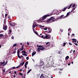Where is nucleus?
I'll return each mask as SVG.
<instances>
[{
  "mask_svg": "<svg viewBox=\"0 0 78 78\" xmlns=\"http://www.w3.org/2000/svg\"><path fill=\"white\" fill-rule=\"evenodd\" d=\"M36 51L33 52L32 53V56H33L34 55H36Z\"/></svg>",
  "mask_w": 78,
  "mask_h": 78,
  "instance_id": "f8f14e48",
  "label": "nucleus"
},
{
  "mask_svg": "<svg viewBox=\"0 0 78 78\" xmlns=\"http://www.w3.org/2000/svg\"><path fill=\"white\" fill-rule=\"evenodd\" d=\"M75 8H73L71 10V12H73V11H75Z\"/></svg>",
  "mask_w": 78,
  "mask_h": 78,
  "instance_id": "a211bd4d",
  "label": "nucleus"
},
{
  "mask_svg": "<svg viewBox=\"0 0 78 78\" xmlns=\"http://www.w3.org/2000/svg\"><path fill=\"white\" fill-rule=\"evenodd\" d=\"M27 45H30V44H29V43H27Z\"/></svg>",
  "mask_w": 78,
  "mask_h": 78,
  "instance_id": "774afa93",
  "label": "nucleus"
},
{
  "mask_svg": "<svg viewBox=\"0 0 78 78\" xmlns=\"http://www.w3.org/2000/svg\"><path fill=\"white\" fill-rule=\"evenodd\" d=\"M70 12H68L66 14V16H64L63 18L64 19V18H65V17H66L67 16H68L69 14H70Z\"/></svg>",
  "mask_w": 78,
  "mask_h": 78,
  "instance_id": "39448f33",
  "label": "nucleus"
},
{
  "mask_svg": "<svg viewBox=\"0 0 78 78\" xmlns=\"http://www.w3.org/2000/svg\"><path fill=\"white\" fill-rule=\"evenodd\" d=\"M44 74H41V75L40 76V78H44Z\"/></svg>",
  "mask_w": 78,
  "mask_h": 78,
  "instance_id": "ddd939ff",
  "label": "nucleus"
},
{
  "mask_svg": "<svg viewBox=\"0 0 78 78\" xmlns=\"http://www.w3.org/2000/svg\"><path fill=\"white\" fill-rule=\"evenodd\" d=\"M43 63H42H42H40V65H41V66H42V64H43Z\"/></svg>",
  "mask_w": 78,
  "mask_h": 78,
  "instance_id": "bf43d9fd",
  "label": "nucleus"
},
{
  "mask_svg": "<svg viewBox=\"0 0 78 78\" xmlns=\"http://www.w3.org/2000/svg\"><path fill=\"white\" fill-rule=\"evenodd\" d=\"M45 33H47L48 34L49 33V32L48 31H44Z\"/></svg>",
  "mask_w": 78,
  "mask_h": 78,
  "instance_id": "c756f323",
  "label": "nucleus"
},
{
  "mask_svg": "<svg viewBox=\"0 0 78 78\" xmlns=\"http://www.w3.org/2000/svg\"><path fill=\"white\" fill-rule=\"evenodd\" d=\"M20 53V51H19V49H18V50L17 51V55H19Z\"/></svg>",
  "mask_w": 78,
  "mask_h": 78,
  "instance_id": "412c9836",
  "label": "nucleus"
},
{
  "mask_svg": "<svg viewBox=\"0 0 78 78\" xmlns=\"http://www.w3.org/2000/svg\"><path fill=\"white\" fill-rule=\"evenodd\" d=\"M12 39H14V37H12Z\"/></svg>",
  "mask_w": 78,
  "mask_h": 78,
  "instance_id": "e2e57ef3",
  "label": "nucleus"
},
{
  "mask_svg": "<svg viewBox=\"0 0 78 78\" xmlns=\"http://www.w3.org/2000/svg\"><path fill=\"white\" fill-rule=\"evenodd\" d=\"M50 20H51V19H50V18H49V19H48V20L47 22H50Z\"/></svg>",
  "mask_w": 78,
  "mask_h": 78,
  "instance_id": "393cba45",
  "label": "nucleus"
},
{
  "mask_svg": "<svg viewBox=\"0 0 78 78\" xmlns=\"http://www.w3.org/2000/svg\"><path fill=\"white\" fill-rule=\"evenodd\" d=\"M9 31L10 33H12V30H9Z\"/></svg>",
  "mask_w": 78,
  "mask_h": 78,
  "instance_id": "c9c22d12",
  "label": "nucleus"
},
{
  "mask_svg": "<svg viewBox=\"0 0 78 78\" xmlns=\"http://www.w3.org/2000/svg\"><path fill=\"white\" fill-rule=\"evenodd\" d=\"M73 52V50H71L70 52V53H72Z\"/></svg>",
  "mask_w": 78,
  "mask_h": 78,
  "instance_id": "5fc2aeb1",
  "label": "nucleus"
},
{
  "mask_svg": "<svg viewBox=\"0 0 78 78\" xmlns=\"http://www.w3.org/2000/svg\"><path fill=\"white\" fill-rule=\"evenodd\" d=\"M3 34H0V37H3Z\"/></svg>",
  "mask_w": 78,
  "mask_h": 78,
  "instance_id": "2f4dec72",
  "label": "nucleus"
},
{
  "mask_svg": "<svg viewBox=\"0 0 78 78\" xmlns=\"http://www.w3.org/2000/svg\"><path fill=\"white\" fill-rule=\"evenodd\" d=\"M46 37H43V39H46V38H47V37H48V35H45Z\"/></svg>",
  "mask_w": 78,
  "mask_h": 78,
  "instance_id": "5701e85b",
  "label": "nucleus"
},
{
  "mask_svg": "<svg viewBox=\"0 0 78 78\" xmlns=\"http://www.w3.org/2000/svg\"><path fill=\"white\" fill-rule=\"evenodd\" d=\"M37 47H39V48H40L41 50H45V48L44 46L42 45H37Z\"/></svg>",
  "mask_w": 78,
  "mask_h": 78,
  "instance_id": "f03ea898",
  "label": "nucleus"
},
{
  "mask_svg": "<svg viewBox=\"0 0 78 78\" xmlns=\"http://www.w3.org/2000/svg\"><path fill=\"white\" fill-rule=\"evenodd\" d=\"M26 59H27V60H28V59H29V57H26Z\"/></svg>",
  "mask_w": 78,
  "mask_h": 78,
  "instance_id": "e433bc0d",
  "label": "nucleus"
},
{
  "mask_svg": "<svg viewBox=\"0 0 78 78\" xmlns=\"http://www.w3.org/2000/svg\"><path fill=\"white\" fill-rule=\"evenodd\" d=\"M24 47V46L23 45L21 47V48H20V51H22L24 48L23 47Z\"/></svg>",
  "mask_w": 78,
  "mask_h": 78,
  "instance_id": "20e7f679",
  "label": "nucleus"
},
{
  "mask_svg": "<svg viewBox=\"0 0 78 78\" xmlns=\"http://www.w3.org/2000/svg\"><path fill=\"white\" fill-rule=\"evenodd\" d=\"M53 14L52 13H51L49 14V15H45L42 18L41 20H45V19L47 18V17H49L50 16H52Z\"/></svg>",
  "mask_w": 78,
  "mask_h": 78,
  "instance_id": "f257e3e1",
  "label": "nucleus"
},
{
  "mask_svg": "<svg viewBox=\"0 0 78 78\" xmlns=\"http://www.w3.org/2000/svg\"><path fill=\"white\" fill-rule=\"evenodd\" d=\"M69 44L70 45H72V44L71 43L69 42Z\"/></svg>",
  "mask_w": 78,
  "mask_h": 78,
  "instance_id": "58836bf2",
  "label": "nucleus"
},
{
  "mask_svg": "<svg viewBox=\"0 0 78 78\" xmlns=\"http://www.w3.org/2000/svg\"><path fill=\"white\" fill-rule=\"evenodd\" d=\"M62 73V72L61 71L59 72V75H61V73Z\"/></svg>",
  "mask_w": 78,
  "mask_h": 78,
  "instance_id": "a19ab883",
  "label": "nucleus"
},
{
  "mask_svg": "<svg viewBox=\"0 0 78 78\" xmlns=\"http://www.w3.org/2000/svg\"><path fill=\"white\" fill-rule=\"evenodd\" d=\"M17 56L18 58H20V59H22V57H21V56H19V55H17Z\"/></svg>",
  "mask_w": 78,
  "mask_h": 78,
  "instance_id": "cd10ccee",
  "label": "nucleus"
},
{
  "mask_svg": "<svg viewBox=\"0 0 78 78\" xmlns=\"http://www.w3.org/2000/svg\"><path fill=\"white\" fill-rule=\"evenodd\" d=\"M5 17H7V16H8V14H5Z\"/></svg>",
  "mask_w": 78,
  "mask_h": 78,
  "instance_id": "37998d69",
  "label": "nucleus"
},
{
  "mask_svg": "<svg viewBox=\"0 0 78 78\" xmlns=\"http://www.w3.org/2000/svg\"><path fill=\"white\" fill-rule=\"evenodd\" d=\"M48 44H50V42H47V43H46V45H48Z\"/></svg>",
  "mask_w": 78,
  "mask_h": 78,
  "instance_id": "c03bdc74",
  "label": "nucleus"
},
{
  "mask_svg": "<svg viewBox=\"0 0 78 78\" xmlns=\"http://www.w3.org/2000/svg\"><path fill=\"white\" fill-rule=\"evenodd\" d=\"M4 63H3V62H2L1 63V65H3V64H4Z\"/></svg>",
  "mask_w": 78,
  "mask_h": 78,
  "instance_id": "13d9d810",
  "label": "nucleus"
},
{
  "mask_svg": "<svg viewBox=\"0 0 78 78\" xmlns=\"http://www.w3.org/2000/svg\"><path fill=\"white\" fill-rule=\"evenodd\" d=\"M39 37H41V38H44V36H41V35H39Z\"/></svg>",
  "mask_w": 78,
  "mask_h": 78,
  "instance_id": "473e14b6",
  "label": "nucleus"
},
{
  "mask_svg": "<svg viewBox=\"0 0 78 78\" xmlns=\"http://www.w3.org/2000/svg\"><path fill=\"white\" fill-rule=\"evenodd\" d=\"M72 30V29L70 28H69V29H68V31H70V30Z\"/></svg>",
  "mask_w": 78,
  "mask_h": 78,
  "instance_id": "6e6d98bb",
  "label": "nucleus"
},
{
  "mask_svg": "<svg viewBox=\"0 0 78 78\" xmlns=\"http://www.w3.org/2000/svg\"><path fill=\"white\" fill-rule=\"evenodd\" d=\"M3 73H5V69H3Z\"/></svg>",
  "mask_w": 78,
  "mask_h": 78,
  "instance_id": "7c9ffc66",
  "label": "nucleus"
},
{
  "mask_svg": "<svg viewBox=\"0 0 78 78\" xmlns=\"http://www.w3.org/2000/svg\"><path fill=\"white\" fill-rule=\"evenodd\" d=\"M31 70H32V69H30L29 70V71H28V72H27V74H28V73H29L31 72Z\"/></svg>",
  "mask_w": 78,
  "mask_h": 78,
  "instance_id": "b1692460",
  "label": "nucleus"
},
{
  "mask_svg": "<svg viewBox=\"0 0 78 78\" xmlns=\"http://www.w3.org/2000/svg\"><path fill=\"white\" fill-rule=\"evenodd\" d=\"M53 44H51V47H53Z\"/></svg>",
  "mask_w": 78,
  "mask_h": 78,
  "instance_id": "338daca9",
  "label": "nucleus"
},
{
  "mask_svg": "<svg viewBox=\"0 0 78 78\" xmlns=\"http://www.w3.org/2000/svg\"><path fill=\"white\" fill-rule=\"evenodd\" d=\"M17 45V44L16 43L15 44H14L13 46H12V47H16Z\"/></svg>",
  "mask_w": 78,
  "mask_h": 78,
  "instance_id": "4be33fe9",
  "label": "nucleus"
},
{
  "mask_svg": "<svg viewBox=\"0 0 78 78\" xmlns=\"http://www.w3.org/2000/svg\"><path fill=\"white\" fill-rule=\"evenodd\" d=\"M37 50L38 51V52H39V51H40V50H41V48L38 47L37 48Z\"/></svg>",
  "mask_w": 78,
  "mask_h": 78,
  "instance_id": "aec40b11",
  "label": "nucleus"
},
{
  "mask_svg": "<svg viewBox=\"0 0 78 78\" xmlns=\"http://www.w3.org/2000/svg\"><path fill=\"white\" fill-rule=\"evenodd\" d=\"M18 68H19V67L18 66L17 67H16V69H17Z\"/></svg>",
  "mask_w": 78,
  "mask_h": 78,
  "instance_id": "052dcab7",
  "label": "nucleus"
},
{
  "mask_svg": "<svg viewBox=\"0 0 78 78\" xmlns=\"http://www.w3.org/2000/svg\"><path fill=\"white\" fill-rule=\"evenodd\" d=\"M7 63H8V62H6V63L5 64L6 65V64Z\"/></svg>",
  "mask_w": 78,
  "mask_h": 78,
  "instance_id": "69168bd1",
  "label": "nucleus"
},
{
  "mask_svg": "<svg viewBox=\"0 0 78 78\" xmlns=\"http://www.w3.org/2000/svg\"><path fill=\"white\" fill-rule=\"evenodd\" d=\"M25 64V62H21L20 63V65L21 66H23V64Z\"/></svg>",
  "mask_w": 78,
  "mask_h": 78,
  "instance_id": "2eb2a0df",
  "label": "nucleus"
},
{
  "mask_svg": "<svg viewBox=\"0 0 78 78\" xmlns=\"http://www.w3.org/2000/svg\"><path fill=\"white\" fill-rule=\"evenodd\" d=\"M11 26L12 27H14L16 25L15 23H13L12 24L11 23H9Z\"/></svg>",
  "mask_w": 78,
  "mask_h": 78,
  "instance_id": "7ed1b4c3",
  "label": "nucleus"
},
{
  "mask_svg": "<svg viewBox=\"0 0 78 78\" xmlns=\"http://www.w3.org/2000/svg\"><path fill=\"white\" fill-rule=\"evenodd\" d=\"M19 74L20 75H21L22 76H23V74L21 73H19Z\"/></svg>",
  "mask_w": 78,
  "mask_h": 78,
  "instance_id": "72a5a7b5",
  "label": "nucleus"
},
{
  "mask_svg": "<svg viewBox=\"0 0 78 78\" xmlns=\"http://www.w3.org/2000/svg\"><path fill=\"white\" fill-rule=\"evenodd\" d=\"M76 5L75 4H73V8L75 7L76 6Z\"/></svg>",
  "mask_w": 78,
  "mask_h": 78,
  "instance_id": "ea45409f",
  "label": "nucleus"
},
{
  "mask_svg": "<svg viewBox=\"0 0 78 78\" xmlns=\"http://www.w3.org/2000/svg\"><path fill=\"white\" fill-rule=\"evenodd\" d=\"M71 6H72V4H71L70 6L67 9H70V8H71Z\"/></svg>",
  "mask_w": 78,
  "mask_h": 78,
  "instance_id": "a878e982",
  "label": "nucleus"
},
{
  "mask_svg": "<svg viewBox=\"0 0 78 78\" xmlns=\"http://www.w3.org/2000/svg\"><path fill=\"white\" fill-rule=\"evenodd\" d=\"M7 26L5 25L4 28V30H7Z\"/></svg>",
  "mask_w": 78,
  "mask_h": 78,
  "instance_id": "9d476101",
  "label": "nucleus"
},
{
  "mask_svg": "<svg viewBox=\"0 0 78 78\" xmlns=\"http://www.w3.org/2000/svg\"><path fill=\"white\" fill-rule=\"evenodd\" d=\"M37 23L36 22H34L33 23V28H35L36 27L35 26V25H36Z\"/></svg>",
  "mask_w": 78,
  "mask_h": 78,
  "instance_id": "0eeeda50",
  "label": "nucleus"
},
{
  "mask_svg": "<svg viewBox=\"0 0 78 78\" xmlns=\"http://www.w3.org/2000/svg\"><path fill=\"white\" fill-rule=\"evenodd\" d=\"M69 56H67L66 57L65 59L66 60H67V59H69Z\"/></svg>",
  "mask_w": 78,
  "mask_h": 78,
  "instance_id": "dca6fc26",
  "label": "nucleus"
},
{
  "mask_svg": "<svg viewBox=\"0 0 78 78\" xmlns=\"http://www.w3.org/2000/svg\"><path fill=\"white\" fill-rule=\"evenodd\" d=\"M39 27H42V28H44V26L39 25Z\"/></svg>",
  "mask_w": 78,
  "mask_h": 78,
  "instance_id": "79ce46f5",
  "label": "nucleus"
},
{
  "mask_svg": "<svg viewBox=\"0 0 78 78\" xmlns=\"http://www.w3.org/2000/svg\"><path fill=\"white\" fill-rule=\"evenodd\" d=\"M46 67H47V68L49 67H50L49 64H48V65H46Z\"/></svg>",
  "mask_w": 78,
  "mask_h": 78,
  "instance_id": "f704fd0d",
  "label": "nucleus"
},
{
  "mask_svg": "<svg viewBox=\"0 0 78 78\" xmlns=\"http://www.w3.org/2000/svg\"><path fill=\"white\" fill-rule=\"evenodd\" d=\"M12 69H16V67H12Z\"/></svg>",
  "mask_w": 78,
  "mask_h": 78,
  "instance_id": "49530a36",
  "label": "nucleus"
},
{
  "mask_svg": "<svg viewBox=\"0 0 78 78\" xmlns=\"http://www.w3.org/2000/svg\"><path fill=\"white\" fill-rule=\"evenodd\" d=\"M47 35L48 37H47V39H50V37H51L50 35L48 34Z\"/></svg>",
  "mask_w": 78,
  "mask_h": 78,
  "instance_id": "4468645a",
  "label": "nucleus"
},
{
  "mask_svg": "<svg viewBox=\"0 0 78 78\" xmlns=\"http://www.w3.org/2000/svg\"><path fill=\"white\" fill-rule=\"evenodd\" d=\"M65 45H66V43H64L63 44L64 47L65 46Z\"/></svg>",
  "mask_w": 78,
  "mask_h": 78,
  "instance_id": "8fccbe9b",
  "label": "nucleus"
},
{
  "mask_svg": "<svg viewBox=\"0 0 78 78\" xmlns=\"http://www.w3.org/2000/svg\"><path fill=\"white\" fill-rule=\"evenodd\" d=\"M60 53H61V52H60V51H58V54H60Z\"/></svg>",
  "mask_w": 78,
  "mask_h": 78,
  "instance_id": "3c124183",
  "label": "nucleus"
},
{
  "mask_svg": "<svg viewBox=\"0 0 78 78\" xmlns=\"http://www.w3.org/2000/svg\"><path fill=\"white\" fill-rule=\"evenodd\" d=\"M33 31H34V33H35V34H38L37 32V31H36L35 30H33Z\"/></svg>",
  "mask_w": 78,
  "mask_h": 78,
  "instance_id": "f3484780",
  "label": "nucleus"
},
{
  "mask_svg": "<svg viewBox=\"0 0 78 78\" xmlns=\"http://www.w3.org/2000/svg\"><path fill=\"white\" fill-rule=\"evenodd\" d=\"M28 62L27 61L26 62V63L25 64V65H26L27 66V65H28Z\"/></svg>",
  "mask_w": 78,
  "mask_h": 78,
  "instance_id": "bb28decb",
  "label": "nucleus"
},
{
  "mask_svg": "<svg viewBox=\"0 0 78 78\" xmlns=\"http://www.w3.org/2000/svg\"><path fill=\"white\" fill-rule=\"evenodd\" d=\"M25 68L27 69V65H25Z\"/></svg>",
  "mask_w": 78,
  "mask_h": 78,
  "instance_id": "de8ad7c7",
  "label": "nucleus"
},
{
  "mask_svg": "<svg viewBox=\"0 0 78 78\" xmlns=\"http://www.w3.org/2000/svg\"><path fill=\"white\" fill-rule=\"evenodd\" d=\"M16 53V51H15L13 52V53L14 54Z\"/></svg>",
  "mask_w": 78,
  "mask_h": 78,
  "instance_id": "09e8293b",
  "label": "nucleus"
},
{
  "mask_svg": "<svg viewBox=\"0 0 78 78\" xmlns=\"http://www.w3.org/2000/svg\"><path fill=\"white\" fill-rule=\"evenodd\" d=\"M44 30H47V27L44 28Z\"/></svg>",
  "mask_w": 78,
  "mask_h": 78,
  "instance_id": "603ef678",
  "label": "nucleus"
},
{
  "mask_svg": "<svg viewBox=\"0 0 78 78\" xmlns=\"http://www.w3.org/2000/svg\"><path fill=\"white\" fill-rule=\"evenodd\" d=\"M10 16L9 15L8 16V19H10Z\"/></svg>",
  "mask_w": 78,
  "mask_h": 78,
  "instance_id": "a18cd8bd",
  "label": "nucleus"
},
{
  "mask_svg": "<svg viewBox=\"0 0 78 78\" xmlns=\"http://www.w3.org/2000/svg\"><path fill=\"white\" fill-rule=\"evenodd\" d=\"M51 20H52V22H53V21H55V18H54V17H51V18H50Z\"/></svg>",
  "mask_w": 78,
  "mask_h": 78,
  "instance_id": "423d86ee",
  "label": "nucleus"
},
{
  "mask_svg": "<svg viewBox=\"0 0 78 78\" xmlns=\"http://www.w3.org/2000/svg\"><path fill=\"white\" fill-rule=\"evenodd\" d=\"M64 16V15H61V16L60 17V18H62V17H63V16Z\"/></svg>",
  "mask_w": 78,
  "mask_h": 78,
  "instance_id": "c85d7f7f",
  "label": "nucleus"
},
{
  "mask_svg": "<svg viewBox=\"0 0 78 78\" xmlns=\"http://www.w3.org/2000/svg\"><path fill=\"white\" fill-rule=\"evenodd\" d=\"M74 44H75L76 45H78V44H77L76 43H75L73 42Z\"/></svg>",
  "mask_w": 78,
  "mask_h": 78,
  "instance_id": "864d4df0",
  "label": "nucleus"
},
{
  "mask_svg": "<svg viewBox=\"0 0 78 78\" xmlns=\"http://www.w3.org/2000/svg\"><path fill=\"white\" fill-rule=\"evenodd\" d=\"M72 36H73V37H75V36H75V34H72Z\"/></svg>",
  "mask_w": 78,
  "mask_h": 78,
  "instance_id": "4c0bfd02",
  "label": "nucleus"
},
{
  "mask_svg": "<svg viewBox=\"0 0 78 78\" xmlns=\"http://www.w3.org/2000/svg\"><path fill=\"white\" fill-rule=\"evenodd\" d=\"M48 30L49 33H51V31H52L51 29V28L50 29V28H48Z\"/></svg>",
  "mask_w": 78,
  "mask_h": 78,
  "instance_id": "6e6552de",
  "label": "nucleus"
},
{
  "mask_svg": "<svg viewBox=\"0 0 78 78\" xmlns=\"http://www.w3.org/2000/svg\"><path fill=\"white\" fill-rule=\"evenodd\" d=\"M3 30L1 31H0V33H2V32H3Z\"/></svg>",
  "mask_w": 78,
  "mask_h": 78,
  "instance_id": "680f3d73",
  "label": "nucleus"
},
{
  "mask_svg": "<svg viewBox=\"0 0 78 78\" xmlns=\"http://www.w3.org/2000/svg\"><path fill=\"white\" fill-rule=\"evenodd\" d=\"M72 41H74V42H77V41H76V39H72Z\"/></svg>",
  "mask_w": 78,
  "mask_h": 78,
  "instance_id": "6ab92c4d",
  "label": "nucleus"
},
{
  "mask_svg": "<svg viewBox=\"0 0 78 78\" xmlns=\"http://www.w3.org/2000/svg\"><path fill=\"white\" fill-rule=\"evenodd\" d=\"M22 53H25V54H27V53L25 51H23L21 52Z\"/></svg>",
  "mask_w": 78,
  "mask_h": 78,
  "instance_id": "9b49d317",
  "label": "nucleus"
},
{
  "mask_svg": "<svg viewBox=\"0 0 78 78\" xmlns=\"http://www.w3.org/2000/svg\"><path fill=\"white\" fill-rule=\"evenodd\" d=\"M60 30L61 31V32H62V31H63V30Z\"/></svg>",
  "mask_w": 78,
  "mask_h": 78,
  "instance_id": "4d7b16f0",
  "label": "nucleus"
},
{
  "mask_svg": "<svg viewBox=\"0 0 78 78\" xmlns=\"http://www.w3.org/2000/svg\"><path fill=\"white\" fill-rule=\"evenodd\" d=\"M67 7H65L62 10V11L64 12L66 10V9H67Z\"/></svg>",
  "mask_w": 78,
  "mask_h": 78,
  "instance_id": "1a4fd4ad",
  "label": "nucleus"
},
{
  "mask_svg": "<svg viewBox=\"0 0 78 78\" xmlns=\"http://www.w3.org/2000/svg\"><path fill=\"white\" fill-rule=\"evenodd\" d=\"M20 57H22V58H24V57H23V56H22V55H21V56H20Z\"/></svg>",
  "mask_w": 78,
  "mask_h": 78,
  "instance_id": "0e129e2a",
  "label": "nucleus"
}]
</instances>
